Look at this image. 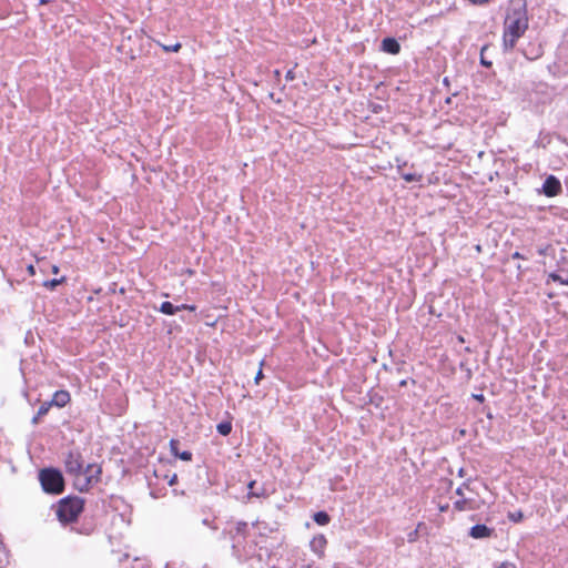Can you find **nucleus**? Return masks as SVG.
Instances as JSON below:
<instances>
[{
  "label": "nucleus",
  "instance_id": "obj_7",
  "mask_svg": "<svg viewBox=\"0 0 568 568\" xmlns=\"http://www.w3.org/2000/svg\"><path fill=\"white\" fill-rule=\"evenodd\" d=\"M495 529L489 528L486 525H475L469 530V536L474 539H485L494 535Z\"/></svg>",
  "mask_w": 568,
  "mask_h": 568
},
{
  "label": "nucleus",
  "instance_id": "obj_33",
  "mask_svg": "<svg viewBox=\"0 0 568 568\" xmlns=\"http://www.w3.org/2000/svg\"><path fill=\"white\" fill-rule=\"evenodd\" d=\"M447 508H448V506H442V507H440V510H442V511H445Z\"/></svg>",
  "mask_w": 568,
  "mask_h": 568
},
{
  "label": "nucleus",
  "instance_id": "obj_34",
  "mask_svg": "<svg viewBox=\"0 0 568 568\" xmlns=\"http://www.w3.org/2000/svg\"><path fill=\"white\" fill-rule=\"evenodd\" d=\"M444 84L448 85V78L444 79Z\"/></svg>",
  "mask_w": 568,
  "mask_h": 568
},
{
  "label": "nucleus",
  "instance_id": "obj_21",
  "mask_svg": "<svg viewBox=\"0 0 568 568\" xmlns=\"http://www.w3.org/2000/svg\"><path fill=\"white\" fill-rule=\"evenodd\" d=\"M162 48L166 52H178L181 49V44L176 42L172 45H162Z\"/></svg>",
  "mask_w": 568,
  "mask_h": 568
},
{
  "label": "nucleus",
  "instance_id": "obj_17",
  "mask_svg": "<svg viewBox=\"0 0 568 568\" xmlns=\"http://www.w3.org/2000/svg\"><path fill=\"white\" fill-rule=\"evenodd\" d=\"M548 278L554 281V282H558L560 284L568 285V275L567 276H562V275L557 274V273H550L548 275Z\"/></svg>",
  "mask_w": 568,
  "mask_h": 568
},
{
  "label": "nucleus",
  "instance_id": "obj_2",
  "mask_svg": "<svg viewBox=\"0 0 568 568\" xmlns=\"http://www.w3.org/2000/svg\"><path fill=\"white\" fill-rule=\"evenodd\" d=\"M83 510V499L79 497H67L59 501L57 517L62 524L73 523Z\"/></svg>",
  "mask_w": 568,
  "mask_h": 568
},
{
  "label": "nucleus",
  "instance_id": "obj_12",
  "mask_svg": "<svg viewBox=\"0 0 568 568\" xmlns=\"http://www.w3.org/2000/svg\"><path fill=\"white\" fill-rule=\"evenodd\" d=\"M398 173L400 174L402 179H404L406 182H419L423 179V175L416 172H404L402 170V166L398 165Z\"/></svg>",
  "mask_w": 568,
  "mask_h": 568
},
{
  "label": "nucleus",
  "instance_id": "obj_27",
  "mask_svg": "<svg viewBox=\"0 0 568 568\" xmlns=\"http://www.w3.org/2000/svg\"><path fill=\"white\" fill-rule=\"evenodd\" d=\"M42 416H38V414L32 418V424H38L39 423V419L41 418Z\"/></svg>",
  "mask_w": 568,
  "mask_h": 568
},
{
  "label": "nucleus",
  "instance_id": "obj_3",
  "mask_svg": "<svg viewBox=\"0 0 568 568\" xmlns=\"http://www.w3.org/2000/svg\"><path fill=\"white\" fill-rule=\"evenodd\" d=\"M39 480L43 490L48 494H61L64 489V479L60 470L45 468L39 473Z\"/></svg>",
  "mask_w": 568,
  "mask_h": 568
},
{
  "label": "nucleus",
  "instance_id": "obj_22",
  "mask_svg": "<svg viewBox=\"0 0 568 568\" xmlns=\"http://www.w3.org/2000/svg\"><path fill=\"white\" fill-rule=\"evenodd\" d=\"M486 49H487V47H483L481 48V51H480V62L485 67H490L491 62L487 61L486 58H484V52H485Z\"/></svg>",
  "mask_w": 568,
  "mask_h": 568
},
{
  "label": "nucleus",
  "instance_id": "obj_8",
  "mask_svg": "<svg viewBox=\"0 0 568 568\" xmlns=\"http://www.w3.org/2000/svg\"><path fill=\"white\" fill-rule=\"evenodd\" d=\"M542 190L547 196H555L561 191V184L555 176L550 175L546 179Z\"/></svg>",
  "mask_w": 568,
  "mask_h": 568
},
{
  "label": "nucleus",
  "instance_id": "obj_29",
  "mask_svg": "<svg viewBox=\"0 0 568 568\" xmlns=\"http://www.w3.org/2000/svg\"><path fill=\"white\" fill-rule=\"evenodd\" d=\"M513 258H523L521 254L519 252H515L513 254Z\"/></svg>",
  "mask_w": 568,
  "mask_h": 568
},
{
  "label": "nucleus",
  "instance_id": "obj_16",
  "mask_svg": "<svg viewBox=\"0 0 568 568\" xmlns=\"http://www.w3.org/2000/svg\"><path fill=\"white\" fill-rule=\"evenodd\" d=\"M216 428L221 435L227 436L232 430V425L230 422H223L220 423Z\"/></svg>",
  "mask_w": 568,
  "mask_h": 568
},
{
  "label": "nucleus",
  "instance_id": "obj_23",
  "mask_svg": "<svg viewBox=\"0 0 568 568\" xmlns=\"http://www.w3.org/2000/svg\"><path fill=\"white\" fill-rule=\"evenodd\" d=\"M247 527L246 523H237L236 525V531L237 534H243Z\"/></svg>",
  "mask_w": 568,
  "mask_h": 568
},
{
  "label": "nucleus",
  "instance_id": "obj_11",
  "mask_svg": "<svg viewBox=\"0 0 568 568\" xmlns=\"http://www.w3.org/2000/svg\"><path fill=\"white\" fill-rule=\"evenodd\" d=\"M178 446H179V442H178V440H175V439H172V440L170 442L171 453H172L175 457H178V458H180V459H182V460H184V462H190V460L192 459V453H191V452H189V450L179 452Z\"/></svg>",
  "mask_w": 568,
  "mask_h": 568
},
{
  "label": "nucleus",
  "instance_id": "obj_1",
  "mask_svg": "<svg viewBox=\"0 0 568 568\" xmlns=\"http://www.w3.org/2000/svg\"><path fill=\"white\" fill-rule=\"evenodd\" d=\"M528 27V21L520 14L508 16L505 21L503 42L506 50L515 47L517 40L524 34Z\"/></svg>",
  "mask_w": 568,
  "mask_h": 568
},
{
  "label": "nucleus",
  "instance_id": "obj_9",
  "mask_svg": "<svg viewBox=\"0 0 568 568\" xmlns=\"http://www.w3.org/2000/svg\"><path fill=\"white\" fill-rule=\"evenodd\" d=\"M70 394L67 390H57L50 400L57 407H64L70 402Z\"/></svg>",
  "mask_w": 568,
  "mask_h": 568
},
{
  "label": "nucleus",
  "instance_id": "obj_4",
  "mask_svg": "<svg viewBox=\"0 0 568 568\" xmlns=\"http://www.w3.org/2000/svg\"><path fill=\"white\" fill-rule=\"evenodd\" d=\"M101 473V466L98 464L83 465L81 474L74 479V486L80 491H87L93 484L100 480Z\"/></svg>",
  "mask_w": 568,
  "mask_h": 568
},
{
  "label": "nucleus",
  "instance_id": "obj_13",
  "mask_svg": "<svg viewBox=\"0 0 568 568\" xmlns=\"http://www.w3.org/2000/svg\"><path fill=\"white\" fill-rule=\"evenodd\" d=\"M187 308V305L174 306L171 302H163L161 304L160 311L168 315H173L175 312L180 310Z\"/></svg>",
  "mask_w": 568,
  "mask_h": 568
},
{
  "label": "nucleus",
  "instance_id": "obj_36",
  "mask_svg": "<svg viewBox=\"0 0 568 568\" xmlns=\"http://www.w3.org/2000/svg\"><path fill=\"white\" fill-rule=\"evenodd\" d=\"M450 102H452V98H447V99H446V103H448V104H449Z\"/></svg>",
  "mask_w": 568,
  "mask_h": 568
},
{
  "label": "nucleus",
  "instance_id": "obj_35",
  "mask_svg": "<svg viewBox=\"0 0 568 568\" xmlns=\"http://www.w3.org/2000/svg\"><path fill=\"white\" fill-rule=\"evenodd\" d=\"M463 475H464V469H463V468H460V469H459V476H463Z\"/></svg>",
  "mask_w": 568,
  "mask_h": 568
},
{
  "label": "nucleus",
  "instance_id": "obj_37",
  "mask_svg": "<svg viewBox=\"0 0 568 568\" xmlns=\"http://www.w3.org/2000/svg\"><path fill=\"white\" fill-rule=\"evenodd\" d=\"M301 568H312L310 565H304Z\"/></svg>",
  "mask_w": 568,
  "mask_h": 568
},
{
  "label": "nucleus",
  "instance_id": "obj_14",
  "mask_svg": "<svg viewBox=\"0 0 568 568\" xmlns=\"http://www.w3.org/2000/svg\"><path fill=\"white\" fill-rule=\"evenodd\" d=\"M325 545H326V539L323 535L315 537L311 541V547L315 552H323Z\"/></svg>",
  "mask_w": 568,
  "mask_h": 568
},
{
  "label": "nucleus",
  "instance_id": "obj_30",
  "mask_svg": "<svg viewBox=\"0 0 568 568\" xmlns=\"http://www.w3.org/2000/svg\"><path fill=\"white\" fill-rule=\"evenodd\" d=\"M59 272V267L57 265H52V273L57 274Z\"/></svg>",
  "mask_w": 568,
  "mask_h": 568
},
{
  "label": "nucleus",
  "instance_id": "obj_28",
  "mask_svg": "<svg viewBox=\"0 0 568 568\" xmlns=\"http://www.w3.org/2000/svg\"><path fill=\"white\" fill-rule=\"evenodd\" d=\"M474 397L479 400V402H483L484 400V395L483 394H479V395H474Z\"/></svg>",
  "mask_w": 568,
  "mask_h": 568
},
{
  "label": "nucleus",
  "instance_id": "obj_5",
  "mask_svg": "<svg viewBox=\"0 0 568 568\" xmlns=\"http://www.w3.org/2000/svg\"><path fill=\"white\" fill-rule=\"evenodd\" d=\"M83 465H84V460L78 450H71L68 453L65 460H64V466H65L67 473L71 476H73L74 479L77 478V476L79 474H81Z\"/></svg>",
  "mask_w": 568,
  "mask_h": 568
},
{
  "label": "nucleus",
  "instance_id": "obj_10",
  "mask_svg": "<svg viewBox=\"0 0 568 568\" xmlns=\"http://www.w3.org/2000/svg\"><path fill=\"white\" fill-rule=\"evenodd\" d=\"M382 50L390 54H397L400 51V45L396 39L385 38L382 41Z\"/></svg>",
  "mask_w": 568,
  "mask_h": 568
},
{
  "label": "nucleus",
  "instance_id": "obj_26",
  "mask_svg": "<svg viewBox=\"0 0 568 568\" xmlns=\"http://www.w3.org/2000/svg\"><path fill=\"white\" fill-rule=\"evenodd\" d=\"M28 272H29L31 275H34V273H36L34 266H33V265H29V266H28Z\"/></svg>",
  "mask_w": 568,
  "mask_h": 568
},
{
  "label": "nucleus",
  "instance_id": "obj_31",
  "mask_svg": "<svg viewBox=\"0 0 568 568\" xmlns=\"http://www.w3.org/2000/svg\"><path fill=\"white\" fill-rule=\"evenodd\" d=\"M286 78H287V79H293V77H292V71H288V72H287Z\"/></svg>",
  "mask_w": 568,
  "mask_h": 568
},
{
  "label": "nucleus",
  "instance_id": "obj_15",
  "mask_svg": "<svg viewBox=\"0 0 568 568\" xmlns=\"http://www.w3.org/2000/svg\"><path fill=\"white\" fill-rule=\"evenodd\" d=\"M314 521L321 526L327 525L331 520L329 516L325 511H317L314 515Z\"/></svg>",
  "mask_w": 568,
  "mask_h": 568
},
{
  "label": "nucleus",
  "instance_id": "obj_20",
  "mask_svg": "<svg viewBox=\"0 0 568 568\" xmlns=\"http://www.w3.org/2000/svg\"><path fill=\"white\" fill-rule=\"evenodd\" d=\"M523 517H524V515L521 511H515V513L508 514L509 520H511L514 523H519L523 519Z\"/></svg>",
  "mask_w": 568,
  "mask_h": 568
},
{
  "label": "nucleus",
  "instance_id": "obj_6",
  "mask_svg": "<svg viewBox=\"0 0 568 568\" xmlns=\"http://www.w3.org/2000/svg\"><path fill=\"white\" fill-rule=\"evenodd\" d=\"M464 488H469L468 484H464L462 487L456 489V495L460 498L454 503V508L458 511L476 510L479 508L475 499L466 498L464 496Z\"/></svg>",
  "mask_w": 568,
  "mask_h": 568
},
{
  "label": "nucleus",
  "instance_id": "obj_25",
  "mask_svg": "<svg viewBox=\"0 0 568 568\" xmlns=\"http://www.w3.org/2000/svg\"><path fill=\"white\" fill-rule=\"evenodd\" d=\"M178 481V476L173 474V476L169 480V485L173 486Z\"/></svg>",
  "mask_w": 568,
  "mask_h": 568
},
{
  "label": "nucleus",
  "instance_id": "obj_18",
  "mask_svg": "<svg viewBox=\"0 0 568 568\" xmlns=\"http://www.w3.org/2000/svg\"><path fill=\"white\" fill-rule=\"evenodd\" d=\"M63 282H64V277L53 278V280L45 281L43 283V286L49 288V290H54L58 285H60Z\"/></svg>",
  "mask_w": 568,
  "mask_h": 568
},
{
  "label": "nucleus",
  "instance_id": "obj_19",
  "mask_svg": "<svg viewBox=\"0 0 568 568\" xmlns=\"http://www.w3.org/2000/svg\"><path fill=\"white\" fill-rule=\"evenodd\" d=\"M51 406H53L51 402L42 403L38 409V416L47 415Z\"/></svg>",
  "mask_w": 568,
  "mask_h": 568
},
{
  "label": "nucleus",
  "instance_id": "obj_32",
  "mask_svg": "<svg viewBox=\"0 0 568 568\" xmlns=\"http://www.w3.org/2000/svg\"><path fill=\"white\" fill-rule=\"evenodd\" d=\"M254 484H255V481H251V483L248 484V486H247V487H248L250 489H252V488H253V486H254Z\"/></svg>",
  "mask_w": 568,
  "mask_h": 568
},
{
  "label": "nucleus",
  "instance_id": "obj_24",
  "mask_svg": "<svg viewBox=\"0 0 568 568\" xmlns=\"http://www.w3.org/2000/svg\"><path fill=\"white\" fill-rule=\"evenodd\" d=\"M262 378H263V372L260 368L258 372L256 373L255 378H254L255 379V384H258Z\"/></svg>",
  "mask_w": 568,
  "mask_h": 568
}]
</instances>
